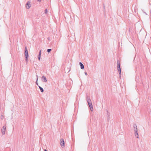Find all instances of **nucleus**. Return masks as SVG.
<instances>
[{
  "mask_svg": "<svg viewBox=\"0 0 151 151\" xmlns=\"http://www.w3.org/2000/svg\"><path fill=\"white\" fill-rule=\"evenodd\" d=\"M87 101L88 103L89 106L91 110V111H93V105L91 103V101L89 98L87 97Z\"/></svg>",
  "mask_w": 151,
  "mask_h": 151,
  "instance_id": "obj_1",
  "label": "nucleus"
},
{
  "mask_svg": "<svg viewBox=\"0 0 151 151\" xmlns=\"http://www.w3.org/2000/svg\"><path fill=\"white\" fill-rule=\"evenodd\" d=\"M117 70L119 71V74L120 75V77H121V70L120 67V62L119 60H117Z\"/></svg>",
  "mask_w": 151,
  "mask_h": 151,
  "instance_id": "obj_2",
  "label": "nucleus"
},
{
  "mask_svg": "<svg viewBox=\"0 0 151 151\" xmlns=\"http://www.w3.org/2000/svg\"><path fill=\"white\" fill-rule=\"evenodd\" d=\"M24 55H25V57L26 58V61H27L28 60V53L27 49V47H25Z\"/></svg>",
  "mask_w": 151,
  "mask_h": 151,
  "instance_id": "obj_3",
  "label": "nucleus"
},
{
  "mask_svg": "<svg viewBox=\"0 0 151 151\" xmlns=\"http://www.w3.org/2000/svg\"><path fill=\"white\" fill-rule=\"evenodd\" d=\"M60 143L62 147H64L65 143L64 140L63 139H60Z\"/></svg>",
  "mask_w": 151,
  "mask_h": 151,
  "instance_id": "obj_4",
  "label": "nucleus"
},
{
  "mask_svg": "<svg viewBox=\"0 0 151 151\" xmlns=\"http://www.w3.org/2000/svg\"><path fill=\"white\" fill-rule=\"evenodd\" d=\"M31 6V5L30 4V2L29 1L27 2L26 4V7L27 9H29L30 7Z\"/></svg>",
  "mask_w": 151,
  "mask_h": 151,
  "instance_id": "obj_5",
  "label": "nucleus"
},
{
  "mask_svg": "<svg viewBox=\"0 0 151 151\" xmlns=\"http://www.w3.org/2000/svg\"><path fill=\"white\" fill-rule=\"evenodd\" d=\"M6 127L4 126L1 129V132L3 134H4L5 132Z\"/></svg>",
  "mask_w": 151,
  "mask_h": 151,
  "instance_id": "obj_6",
  "label": "nucleus"
},
{
  "mask_svg": "<svg viewBox=\"0 0 151 151\" xmlns=\"http://www.w3.org/2000/svg\"><path fill=\"white\" fill-rule=\"evenodd\" d=\"M41 79L42 81L43 82H46L47 81V80L45 77L44 76H42L41 78Z\"/></svg>",
  "mask_w": 151,
  "mask_h": 151,
  "instance_id": "obj_7",
  "label": "nucleus"
},
{
  "mask_svg": "<svg viewBox=\"0 0 151 151\" xmlns=\"http://www.w3.org/2000/svg\"><path fill=\"white\" fill-rule=\"evenodd\" d=\"M79 65L81 69H83L84 68V66L81 62L79 63Z\"/></svg>",
  "mask_w": 151,
  "mask_h": 151,
  "instance_id": "obj_8",
  "label": "nucleus"
},
{
  "mask_svg": "<svg viewBox=\"0 0 151 151\" xmlns=\"http://www.w3.org/2000/svg\"><path fill=\"white\" fill-rule=\"evenodd\" d=\"M134 134H135V136L137 138H139V135L138 134V133H137V132H135L134 133Z\"/></svg>",
  "mask_w": 151,
  "mask_h": 151,
  "instance_id": "obj_9",
  "label": "nucleus"
},
{
  "mask_svg": "<svg viewBox=\"0 0 151 151\" xmlns=\"http://www.w3.org/2000/svg\"><path fill=\"white\" fill-rule=\"evenodd\" d=\"M38 86L40 89V90L42 92H43L44 91V90H43V88H42L40 86Z\"/></svg>",
  "mask_w": 151,
  "mask_h": 151,
  "instance_id": "obj_10",
  "label": "nucleus"
},
{
  "mask_svg": "<svg viewBox=\"0 0 151 151\" xmlns=\"http://www.w3.org/2000/svg\"><path fill=\"white\" fill-rule=\"evenodd\" d=\"M41 54V51L40 50L39 52V56L38 57V58L39 60H40V55Z\"/></svg>",
  "mask_w": 151,
  "mask_h": 151,
  "instance_id": "obj_11",
  "label": "nucleus"
},
{
  "mask_svg": "<svg viewBox=\"0 0 151 151\" xmlns=\"http://www.w3.org/2000/svg\"><path fill=\"white\" fill-rule=\"evenodd\" d=\"M37 81L36 82V83L37 85L38 86V84L37 83V82L38 79V76L37 75Z\"/></svg>",
  "mask_w": 151,
  "mask_h": 151,
  "instance_id": "obj_12",
  "label": "nucleus"
},
{
  "mask_svg": "<svg viewBox=\"0 0 151 151\" xmlns=\"http://www.w3.org/2000/svg\"><path fill=\"white\" fill-rule=\"evenodd\" d=\"M134 132H137V128H135L134 129Z\"/></svg>",
  "mask_w": 151,
  "mask_h": 151,
  "instance_id": "obj_13",
  "label": "nucleus"
},
{
  "mask_svg": "<svg viewBox=\"0 0 151 151\" xmlns=\"http://www.w3.org/2000/svg\"><path fill=\"white\" fill-rule=\"evenodd\" d=\"M4 116L3 115H1L0 116V118L1 119L3 120L4 119Z\"/></svg>",
  "mask_w": 151,
  "mask_h": 151,
  "instance_id": "obj_14",
  "label": "nucleus"
},
{
  "mask_svg": "<svg viewBox=\"0 0 151 151\" xmlns=\"http://www.w3.org/2000/svg\"><path fill=\"white\" fill-rule=\"evenodd\" d=\"M51 50V49H48L47 50V52H50V51Z\"/></svg>",
  "mask_w": 151,
  "mask_h": 151,
  "instance_id": "obj_15",
  "label": "nucleus"
},
{
  "mask_svg": "<svg viewBox=\"0 0 151 151\" xmlns=\"http://www.w3.org/2000/svg\"><path fill=\"white\" fill-rule=\"evenodd\" d=\"M136 128H137V126L136 125H134V129Z\"/></svg>",
  "mask_w": 151,
  "mask_h": 151,
  "instance_id": "obj_16",
  "label": "nucleus"
},
{
  "mask_svg": "<svg viewBox=\"0 0 151 151\" xmlns=\"http://www.w3.org/2000/svg\"><path fill=\"white\" fill-rule=\"evenodd\" d=\"M45 14H47V9H45Z\"/></svg>",
  "mask_w": 151,
  "mask_h": 151,
  "instance_id": "obj_17",
  "label": "nucleus"
},
{
  "mask_svg": "<svg viewBox=\"0 0 151 151\" xmlns=\"http://www.w3.org/2000/svg\"><path fill=\"white\" fill-rule=\"evenodd\" d=\"M85 74L86 75H87V73L86 72H85Z\"/></svg>",
  "mask_w": 151,
  "mask_h": 151,
  "instance_id": "obj_18",
  "label": "nucleus"
},
{
  "mask_svg": "<svg viewBox=\"0 0 151 151\" xmlns=\"http://www.w3.org/2000/svg\"><path fill=\"white\" fill-rule=\"evenodd\" d=\"M47 39H48V40H50V37H48V38H47Z\"/></svg>",
  "mask_w": 151,
  "mask_h": 151,
  "instance_id": "obj_19",
  "label": "nucleus"
},
{
  "mask_svg": "<svg viewBox=\"0 0 151 151\" xmlns=\"http://www.w3.org/2000/svg\"><path fill=\"white\" fill-rule=\"evenodd\" d=\"M37 1H39V2H40L41 1V0H37Z\"/></svg>",
  "mask_w": 151,
  "mask_h": 151,
  "instance_id": "obj_20",
  "label": "nucleus"
},
{
  "mask_svg": "<svg viewBox=\"0 0 151 151\" xmlns=\"http://www.w3.org/2000/svg\"><path fill=\"white\" fill-rule=\"evenodd\" d=\"M44 151H47L45 149Z\"/></svg>",
  "mask_w": 151,
  "mask_h": 151,
  "instance_id": "obj_21",
  "label": "nucleus"
}]
</instances>
